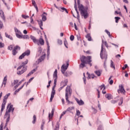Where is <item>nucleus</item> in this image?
<instances>
[{
	"label": "nucleus",
	"mask_w": 130,
	"mask_h": 130,
	"mask_svg": "<svg viewBox=\"0 0 130 130\" xmlns=\"http://www.w3.org/2000/svg\"><path fill=\"white\" fill-rule=\"evenodd\" d=\"M18 82H19V80H14L13 83L12 84V85L14 86V85H16L18 83Z\"/></svg>",
	"instance_id": "c9c22d12"
},
{
	"label": "nucleus",
	"mask_w": 130,
	"mask_h": 130,
	"mask_svg": "<svg viewBox=\"0 0 130 130\" xmlns=\"http://www.w3.org/2000/svg\"><path fill=\"white\" fill-rule=\"evenodd\" d=\"M33 79H34V77L31 78L27 82V85L28 84L31 83V82H32V81L33 80Z\"/></svg>",
	"instance_id": "864d4df0"
},
{
	"label": "nucleus",
	"mask_w": 130,
	"mask_h": 130,
	"mask_svg": "<svg viewBox=\"0 0 130 130\" xmlns=\"http://www.w3.org/2000/svg\"><path fill=\"white\" fill-rule=\"evenodd\" d=\"M77 5L81 16L84 17V19H87L89 17V14H88V7H84L82 5H80V0H77Z\"/></svg>",
	"instance_id": "f257e3e1"
},
{
	"label": "nucleus",
	"mask_w": 130,
	"mask_h": 130,
	"mask_svg": "<svg viewBox=\"0 0 130 130\" xmlns=\"http://www.w3.org/2000/svg\"><path fill=\"white\" fill-rule=\"evenodd\" d=\"M13 45H10L8 47V49H9V50H13Z\"/></svg>",
	"instance_id": "09e8293b"
},
{
	"label": "nucleus",
	"mask_w": 130,
	"mask_h": 130,
	"mask_svg": "<svg viewBox=\"0 0 130 130\" xmlns=\"http://www.w3.org/2000/svg\"><path fill=\"white\" fill-rule=\"evenodd\" d=\"M115 22H116V23H118V21H119L120 18V17H115Z\"/></svg>",
	"instance_id": "4c0bfd02"
},
{
	"label": "nucleus",
	"mask_w": 130,
	"mask_h": 130,
	"mask_svg": "<svg viewBox=\"0 0 130 130\" xmlns=\"http://www.w3.org/2000/svg\"><path fill=\"white\" fill-rule=\"evenodd\" d=\"M45 39H46V42L47 43V45L48 46V48H49V43H48V40H47V38H46V36H45Z\"/></svg>",
	"instance_id": "72a5a7b5"
},
{
	"label": "nucleus",
	"mask_w": 130,
	"mask_h": 130,
	"mask_svg": "<svg viewBox=\"0 0 130 130\" xmlns=\"http://www.w3.org/2000/svg\"><path fill=\"white\" fill-rule=\"evenodd\" d=\"M54 95H55V90H54V88H53L51 92V98L50 99V102L52 101L53 98H54Z\"/></svg>",
	"instance_id": "ddd939ff"
},
{
	"label": "nucleus",
	"mask_w": 130,
	"mask_h": 130,
	"mask_svg": "<svg viewBox=\"0 0 130 130\" xmlns=\"http://www.w3.org/2000/svg\"><path fill=\"white\" fill-rule=\"evenodd\" d=\"M6 101H3V103L2 105V108H1V113L4 111V109H5V107L6 106Z\"/></svg>",
	"instance_id": "b1692460"
},
{
	"label": "nucleus",
	"mask_w": 130,
	"mask_h": 130,
	"mask_svg": "<svg viewBox=\"0 0 130 130\" xmlns=\"http://www.w3.org/2000/svg\"><path fill=\"white\" fill-rule=\"evenodd\" d=\"M118 93L120 92V93L122 94H124L125 93V90H124V88H123V86L122 85H119V89L118 90Z\"/></svg>",
	"instance_id": "f8f14e48"
},
{
	"label": "nucleus",
	"mask_w": 130,
	"mask_h": 130,
	"mask_svg": "<svg viewBox=\"0 0 130 130\" xmlns=\"http://www.w3.org/2000/svg\"><path fill=\"white\" fill-rule=\"evenodd\" d=\"M32 4L35 7V9H36L37 11L38 12V7H37V5H36L35 1L32 0Z\"/></svg>",
	"instance_id": "393cba45"
},
{
	"label": "nucleus",
	"mask_w": 130,
	"mask_h": 130,
	"mask_svg": "<svg viewBox=\"0 0 130 130\" xmlns=\"http://www.w3.org/2000/svg\"><path fill=\"white\" fill-rule=\"evenodd\" d=\"M105 32H106V33H107V34L108 35V36H109V37H111V35H110V32L108 31L107 30V29H106V30H105Z\"/></svg>",
	"instance_id": "de8ad7c7"
},
{
	"label": "nucleus",
	"mask_w": 130,
	"mask_h": 130,
	"mask_svg": "<svg viewBox=\"0 0 130 130\" xmlns=\"http://www.w3.org/2000/svg\"><path fill=\"white\" fill-rule=\"evenodd\" d=\"M28 56V55H30V50H27L25 52L22 53L19 57V59H23L25 56Z\"/></svg>",
	"instance_id": "0eeeda50"
},
{
	"label": "nucleus",
	"mask_w": 130,
	"mask_h": 130,
	"mask_svg": "<svg viewBox=\"0 0 130 130\" xmlns=\"http://www.w3.org/2000/svg\"><path fill=\"white\" fill-rule=\"evenodd\" d=\"M39 25L42 30H43V28H42V26H43V22H42V20L38 21Z\"/></svg>",
	"instance_id": "bb28decb"
},
{
	"label": "nucleus",
	"mask_w": 130,
	"mask_h": 130,
	"mask_svg": "<svg viewBox=\"0 0 130 130\" xmlns=\"http://www.w3.org/2000/svg\"><path fill=\"white\" fill-rule=\"evenodd\" d=\"M4 118H6V123L5 125V127H6V126L8 125V123L9 122V121H10V113H9V112H6L4 116Z\"/></svg>",
	"instance_id": "9d476101"
},
{
	"label": "nucleus",
	"mask_w": 130,
	"mask_h": 130,
	"mask_svg": "<svg viewBox=\"0 0 130 130\" xmlns=\"http://www.w3.org/2000/svg\"><path fill=\"white\" fill-rule=\"evenodd\" d=\"M36 71H37V68L34 69L30 72H29L27 74V77H30V76H31V75H33V74H34V73H35V72H36Z\"/></svg>",
	"instance_id": "4be33fe9"
},
{
	"label": "nucleus",
	"mask_w": 130,
	"mask_h": 130,
	"mask_svg": "<svg viewBox=\"0 0 130 130\" xmlns=\"http://www.w3.org/2000/svg\"><path fill=\"white\" fill-rule=\"evenodd\" d=\"M53 78L54 79V87L56 86V83L57 82V69H55L53 74Z\"/></svg>",
	"instance_id": "6e6552de"
},
{
	"label": "nucleus",
	"mask_w": 130,
	"mask_h": 130,
	"mask_svg": "<svg viewBox=\"0 0 130 130\" xmlns=\"http://www.w3.org/2000/svg\"><path fill=\"white\" fill-rule=\"evenodd\" d=\"M10 95H11V93H9L4 96V101H6V103H7V99H8Z\"/></svg>",
	"instance_id": "c756f323"
},
{
	"label": "nucleus",
	"mask_w": 130,
	"mask_h": 130,
	"mask_svg": "<svg viewBox=\"0 0 130 130\" xmlns=\"http://www.w3.org/2000/svg\"><path fill=\"white\" fill-rule=\"evenodd\" d=\"M75 100L76 102H77L78 104H79V105H84V102L83 101H80L77 98H75Z\"/></svg>",
	"instance_id": "6ab92c4d"
},
{
	"label": "nucleus",
	"mask_w": 130,
	"mask_h": 130,
	"mask_svg": "<svg viewBox=\"0 0 130 130\" xmlns=\"http://www.w3.org/2000/svg\"><path fill=\"white\" fill-rule=\"evenodd\" d=\"M21 84H22V82H21V81L19 82V83H18V84L15 86V89H17V88H18V87H19V86H20V85H21Z\"/></svg>",
	"instance_id": "a19ab883"
},
{
	"label": "nucleus",
	"mask_w": 130,
	"mask_h": 130,
	"mask_svg": "<svg viewBox=\"0 0 130 130\" xmlns=\"http://www.w3.org/2000/svg\"><path fill=\"white\" fill-rule=\"evenodd\" d=\"M24 86H25V84H23V85L19 89H17L14 93V95H17V93H18V92L20 91V90H21V89H22L23 88V87H24Z\"/></svg>",
	"instance_id": "cd10ccee"
},
{
	"label": "nucleus",
	"mask_w": 130,
	"mask_h": 130,
	"mask_svg": "<svg viewBox=\"0 0 130 130\" xmlns=\"http://www.w3.org/2000/svg\"><path fill=\"white\" fill-rule=\"evenodd\" d=\"M62 10L63 11H65V12L69 14V12H68V10H67V9H66L65 8H61Z\"/></svg>",
	"instance_id": "603ef678"
},
{
	"label": "nucleus",
	"mask_w": 130,
	"mask_h": 130,
	"mask_svg": "<svg viewBox=\"0 0 130 130\" xmlns=\"http://www.w3.org/2000/svg\"><path fill=\"white\" fill-rule=\"evenodd\" d=\"M73 109H74V107H69L67 109V111H71V110H73Z\"/></svg>",
	"instance_id": "a18cd8bd"
},
{
	"label": "nucleus",
	"mask_w": 130,
	"mask_h": 130,
	"mask_svg": "<svg viewBox=\"0 0 130 130\" xmlns=\"http://www.w3.org/2000/svg\"><path fill=\"white\" fill-rule=\"evenodd\" d=\"M99 88L100 89V90H103V91H104V90H105L106 89L105 85L103 84L102 85L100 86Z\"/></svg>",
	"instance_id": "7c9ffc66"
},
{
	"label": "nucleus",
	"mask_w": 130,
	"mask_h": 130,
	"mask_svg": "<svg viewBox=\"0 0 130 130\" xmlns=\"http://www.w3.org/2000/svg\"><path fill=\"white\" fill-rule=\"evenodd\" d=\"M68 66H62L61 68V73H62L63 74H64V72H66V71L68 70Z\"/></svg>",
	"instance_id": "4468645a"
},
{
	"label": "nucleus",
	"mask_w": 130,
	"mask_h": 130,
	"mask_svg": "<svg viewBox=\"0 0 130 130\" xmlns=\"http://www.w3.org/2000/svg\"><path fill=\"white\" fill-rule=\"evenodd\" d=\"M54 114V109H52L51 111V114L50 113H49V119H51L52 118V116H53V115Z\"/></svg>",
	"instance_id": "5701e85b"
},
{
	"label": "nucleus",
	"mask_w": 130,
	"mask_h": 130,
	"mask_svg": "<svg viewBox=\"0 0 130 130\" xmlns=\"http://www.w3.org/2000/svg\"><path fill=\"white\" fill-rule=\"evenodd\" d=\"M27 71V66H20L17 68V75H22V74H24L25 72Z\"/></svg>",
	"instance_id": "20e7f679"
},
{
	"label": "nucleus",
	"mask_w": 130,
	"mask_h": 130,
	"mask_svg": "<svg viewBox=\"0 0 130 130\" xmlns=\"http://www.w3.org/2000/svg\"><path fill=\"white\" fill-rule=\"evenodd\" d=\"M44 58H45V54L42 55L39 59H38V63L37 64L39 63V62H41L43 60H44Z\"/></svg>",
	"instance_id": "2eb2a0df"
},
{
	"label": "nucleus",
	"mask_w": 130,
	"mask_h": 130,
	"mask_svg": "<svg viewBox=\"0 0 130 130\" xmlns=\"http://www.w3.org/2000/svg\"><path fill=\"white\" fill-rule=\"evenodd\" d=\"M22 17L23 18V19H27V18H29V16H27V15H25L24 14H22Z\"/></svg>",
	"instance_id": "37998d69"
},
{
	"label": "nucleus",
	"mask_w": 130,
	"mask_h": 130,
	"mask_svg": "<svg viewBox=\"0 0 130 130\" xmlns=\"http://www.w3.org/2000/svg\"><path fill=\"white\" fill-rule=\"evenodd\" d=\"M84 77L83 78V80L84 82V84H86V77H85V73L83 74Z\"/></svg>",
	"instance_id": "4d7b16f0"
},
{
	"label": "nucleus",
	"mask_w": 130,
	"mask_h": 130,
	"mask_svg": "<svg viewBox=\"0 0 130 130\" xmlns=\"http://www.w3.org/2000/svg\"><path fill=\"white\" fill-rule=\"evenodd\" d=\"M20 49H21V47L18 45H16L15 47H14L12 51L13 55H16L17 53H18V51L17 50H20Z\"/></svg>",
	"instance_id": "1a4fd4ad"
},
{
	"label": "nucleus",
	"mask_w": 130,
	"mask_h": 130,
	"mask_svg": "<svg viewBox=\"0 0 130 130\" xmlns=\"http://www.w3.org/2000/svg\"><path fill=\"white\" fill-rule=\"evenodd\" d=\"M4 129V123H2V124L0 125V130H3Z\"/></svg>",
	"instance_id": "3c124183"
},
{
	"label": "nucleus",
	"mask_w": 130,
	"mask_h": 130,
	"mask_svg": "<svg viewBox=\"0 0 130 130\" xmlns=\"http://www.w3.org/2000/svg\"><path fill=\"white\" fill-rule=\"evenodd\" d=\"M80 60L81 61V63L80 66H85V64H90V66H92V57L91 56H88L86 57L84 55H82L80 57Z\"/></svg>",
	"instance_id": "f03ea898"
},
{
	"label": "nucleus",
	"mask_w": 130,
	"mask_h": 130,
	"mask_svg": "<svg viewBox=\"0 0 130 130\" xmlns=\"http://www.w3.org/2000/svg\"><path fill=\"white\" fill-rule=\"evenodd\" d=\"M84 52H85V53H87V54H90L91 53V52H90V50L84 51Z\"/></svg>",
	"instance_id": "0e129e2a"
},
{
	"label": "nucleus",
	"mask_w": 130,
	"mask_h": 130,
	"mask_svg": "<svg viewBox=\"0 0 130 130\" xmlns=\"http://www.w3.org/2000/svg\"><path fill=\"white\" fill-rule=\"evenodd\" d=\"M75 39V37L74 36V35H71L70 36V40L71 41H74V40Z\"/></svg>",
	"instance_id": "ea45409f"
},
{
	"label": "nucleus",
	"mask_w": 130,
	"mask_h": 130,
	"mask_svg": "<svg viewBox=\"0 0 130 130\" xmlns=\"http://www.w3.org/2000/svg\"><path fill=\"white\" fill-rule=\"evenodd\" d=\"M59 124H57V126H56L55 129L54 130H59Z\"/></svg>",
	"instance_id": "bf43d9fd"
},
{
	"label": "nucleus",
	"mask_w": 130,
	"mask_h": 130,
	"mask_svg": "<svg viewBox=\"0 0 130 130\" xmlns=\"http://www.w3.org/2000/svg\"><path fill=\"white\" fill-rule=\"evenodd\" d=\"M94 73L97 75L98 77H100V76H101V72L99 71H95Z\"/></svg>",
	"instance_id": "2f4dec72"
},
{
	"label": "nucleus",
	"mask_w": 130,
	"mask_h": 130,
	"mask_svg": "<svg viewBox=\"0 0 130 130\" xmlns=\"http://www.w3.org/2000/svg\"><path fill=\"white\" fill-rule=\"evenodd\" d=\"M119 101H120V102H119V105H121V104H122V103H123V99L122 98H121L119 99Z\"/></svg>",
	"instance_id": "473e14b6"
},
{
	"label": "nucleus",
	"mask_w": 130,
	"mask_h": 130,
	"mask_svg": "<svg viewBox=\"0 0 130 130\" xmlns=\"http://www.w3.org/2000/svg\"><path fill=\"white\" fill-rule=\"evenodd\" d=\"M72 95V89L71 86H67L66 89V101H69V96Z\"/></svg>",
	"instance_id": "423d86ee"
},
{
	"label": "nucleus",
	"mask_w": 130,
	"mask_h": 130,
	"mask_svg": "<svg viewBox=\"0 0 130 130\" xmlns=\"http://www.w3.org/2000/svg\"><path fill=\"white\" fill-rule=\"evenodd\" d=\"M7 79H8V76H6L4 77L3 81H5V82H7Z\"/></svg>",
	"instance_id": "052dcab7"
},
{
	"label": "nucleus",
	"mask_w": 130,
	"mask_h": 130,
	"mask_svg": "<svg viewBox=\"0 0 130 130\" xmlns=\"http://www.w3.org/2000/svg\"><path fill=\"white\" fill-rule=\"evenodd\" d=\"M105 98L108 99V100H110L112 99V95L110 93H107L105 94Z\"/></svg>",
	"instance_id": "aec40b11"
},
{
	"label": "nucleus",
	"mask_w": 130,
	"mask_h": 130,
	"mask_svg": "<svg viewBox=\"0 0 130 130\" xmlns=\"http://www.w3.org/2000/svg\"><path fill=\"white\" fill-rule=\"evenodd\" d=\"M75 4L74 5V8L77 14V18L78 19H79V18H80V15L79 14V11H78V8H77V2H76V0H75Z\"/></svg>",
	"instance_id": "dca6fc26"
},
{
	"label": "nucleus",
	"mask_w": 130,
	"mask_h": 130,
	"mask_svg": "<svg viewBox=\"0 0 130 130\" xmlns=\"http://www.w3.org/2000/svg\"><path fill=\"white\" fill-rule=\"evenodd\" d=\"M46 16H45V15H43L42 16V21H43L44 22H45V21H46Z\"/></svg>",
	"instance_id": "58836bf2"
},
{
	"label": "nucleus",
	"mask_w": 130,
	"mask_h": 130,
	"mask_svg": "<svg viewBox=\"0 0 130 130\" xmlns=\"http://www.w3.org/2000/svg\"><path fill=\"white\" fill-rule=\"evenodd\" d=\"M19 39H29V36L27 35H21L19 38Z\"/></svg>",
	"instance_id": "a211bd4d"
},
{
	"label": "nucleus",
	"mask_w": 130,
	"mask_h": 130,
	"mask_svg": "<svg viewBox=\"0 0 130 130\" xmlns=\"http://www.w3.org/2000/svg\"><path fill=\"white\" fill-rule=\"evenodd\" d=\"M87 75L88 76L87 79H94V78H96V76L94 74H89L87 73Z\"/></svg>",
	"instance_id": "412c9836"
},
{
	"label": "nucleus",
	"mask_w": 130,
	"mask_h": 130,
	"mask_svg": "<svg viewBox=\"0 0 130 130\" xmlns=\"http://www.w3.org/2000/svg\"><path fill=\"white\" fill-rule=\"evenodd\" d=\"M4 47H5V44H4L2 42H0V48H3Z\"/></svg>",
	"instance_id": "c03bdc74"
},
{
	"label": "nucleus",
	"mask_w": 130,
	"mask_h": 130,
	"mask_svg": "<svg viewBox=\"0 0 130 130\" xmlns=\"http://www.w3.org/2000/svg\"><path fill=\"white\" fill-rule=\"evenodd\" d=\"M111 69H113V70H115V66H111Z\"/></svg>",
	"instance_id": "338daca9"
},
{
	"label": "nucleus",
	"mask_w": 130,
	"mask_h": 130,
	"mask_svg": "<svg viewBox=\"0 0 130 130\" xmlns=\"http://www.w3.org/2000/svg\"><path fill=\"white\" fill-rule=\"evenodd\" d=\"M21 84H22V82H21V81L19 82V83H18V84L15 86V89H17V88H18V87H19V86H20V85H21Z\"/></svg>",
	"instance_id": "79ce46f5"
},
{
	"label": "nucleus",
	"mask_w": 130,
	"mask_h": 130,
	"mask_svg": "<svg viewBox=\"0 0 130 130\" xmlns=\"http://www.w3.org/2000/svg\"><path fill=\"white\" fill-rule=\"evenodd\" d=\"M109 84L110 85H112L113 84V80H110L109 82Z\"/></svg>",
	"instance_id": "69168bd1"
},
{
	"label": "nucleus",
	"mask_w": 130,
	"mask_h": 130,
	"mask_svg": "<svg viewBox=\"0 0 130 130\" xmlns=\"http://www.w3.org/2000/svg\"><path fill=\"white\" fill-rule=\"evenodd\" d=\"M66 111H64L61 113V114L60 116V119H61V117H62V116H63V115H64V114H66Z\"/></svg>",
	"instance_id": "8fccbe9b"
},
{
	"label": "nucleus",
	"mask_w": 130,
	"mask_h": 130,
	"mask_svg": "<svg viewBox=\"0 0 130 130\" xmlns=\"http://www.w3.org/2000/svg\"><path fill=\"white\" fill-rule=\"evenodd\" d=\"M14 30H15V35H16V37L17 38H19V39L21 37V36L22 35V32H21V31L20 30H19V29H18V28H15Z\"/></svg>",
	"instance_id": "9b49d317"
},
{
	"label": "nucleus",
	"mask_w": 130,
	"mask_h": 130,
	"mask_svg": "<svg viewBox=\"0 0 130 130\" xmlns=\"http://www.w3.org/2000/svg\"><path fill=\"white\" fill-rule=\"evenodd\" d=\"M86 38L87 39L88 41H92V38L91 37V35L90 34H87Z\"/></svg>",
	"instance_id": "a878e982"
},
{
	"label": "nucleus",
	"mask_w": 130,
	"mask_h": 130,
	"mask_svg": "<svg viewBox=\"0 0 130 130\" xmlns=\"http://www.w3.org/2000/svg\"><path fill=\"white\" fill-rule=\"evenodd\" d=\"M30 39L32 40L33 42L38 45H44V40L42 38V37L38 40L35 37L30 36Z\"/></svg>",
	"instance_id": "7ed1b4c3"
},
{
	"label": "nucleus",
	"mask_w": 130,
	"mask_h": 130,
	"mask_svg": "<svg viewBox=\"0 0 130 130\" xmlns=\"http://www.w3.org/2000/svg\"><path fill=\"white\" fill-rule=\"evenodd\" d=\"M33 121H32V123H35V122H36V115H34L33 116Z\"/></svg>",
	"instance_id": "f704fd0d"
},
{
	"label": "nucleus",
	"mask_w": 130,
	"mask_h": 130,
	"mask_svg": "<svg viewBox=\"0 0 130 130\" xmlns=\"http://www.w3.org/2000/svg\"><path fill=\"white\" fill-rule=\"evenodd\" d=\"M7 108H9V109L8 111H7L6 112H9V114L11 112V111H14V108H13V105H9L7 107Z\"/></svg>",
	"instance_id": "f3484780"
},
{
	"label": "nucleus",
	"mask_w": 130,
	"mask_h": 130,
	"mask_svg": "<svg viewBox=\"0 0 130 130\" xmlns=\"http://www.w3.org/2000/svg\"><path fill=\"white\" fill-rule=\"evenodd\" d=\"M3 27H4V24H3V22L0 21V29H2Z\"/></svg>",
	"instance_id": "6e6d98bb"
},
{
	"label": "nucleus",
	"mask_w": 130,
	"mask_h": 130,
	"mask_svg": "<svg viewBox=\"0 0 130 130\" xmlns=\"http://www.w3.org/2000/svg\"><path fill=\"white\" fill-rule=\"evenodd\" d=\"M126 68H127V66H124L122 67V70H124L125 69H126Z\"/></svg>",
	"instance_id": "774afa93"
},
{
	"label": "nucleus",
	"mask_w": 130,
	"mask_h": 130,
	"mask_svg": "<svg viewBox=\"0 0 130 130\" xmlns=\"http://www.w3.org/2000/svg\"><path fill=\"white\" fill-rule=\"evenodd\" d=\"M100 56L102 59H107V53L106 50L103 48V45H102Z\"/></svg>",
	"instance_id": "39448f33"
},
{
	"label": "nucleus",
	"mask_w": 130,
	"mask_h": 130,
	"mask_svg": "<svg viewBox=\"0 0 130 130\" xmlns=\"http://www.w3.org/2000/svg\"><path fill=\"white\" fill-rule=\"evenodd\" d=\"M103 43L105 45L106 47H108V45L107 44V42H104Z\"/></svg>",
	"instance_id": "680f3d73"
},
{
	"label": "nucleus",
	"mask_w": 130,
	"mask_h": 130,
	"mask_svg": "<svg viewBox=\"0 0 130 130\" xmlns=\"http://www.w3.org/2000/svg\"><path fill=\"white\" fill-rule=\"evenodd\" d=\"M28 63V59H26L24 62L22 63V66H26Z\"/></svg>",
	"instance_id": "49530a36"
},
{
	"label": "nucleus",
	"mask_w": 130,
	"mask_h": 130,
	"mask_svg": "<svg viewBox=\"0 0 130 130\" xmlns=\"http://www.w3.org/2000/svg\"><path fill=\"white\" fill-rule=\"evenodd\" d=\"M64 45L66 46V48H68V41H67V40H64Z\"/></svg>",
	"instance_id": "e433bc0d"
},
{
	"label": "nucleus",
	"mask_w": 130,
	"mask_h": 130,
	"mask_svg": "<svg viewBox=\"0 0 130 130\" xmlns=\"http://www.w3.org/2000/svg\"><path fill=\"white\" fill-rule=\"evenodd\" d=\"M5 36L7 38H9V39H10V40H13V37L11 36V35H9L8 33L5 32Z\"/></svg>",
	"instance_id": "c85d7f7f"
},
{
	"label": "nucleus",
	"mask_w": 130,
	"mask_h": 130,
	"mask_svg": "<svg viewBox=\"0 0 130 130\" xmlns=\"http://www.w3.org/2000/svg\"><path fill=\"white\" fill-rule=\"evenodd\" d=\"M115 14H117V15H120L121 14V12H118L117 11H115Z\"/></svg>",
	"instance_id": "e2e57ef3"
},
{
	"label": "nucleus",
	"mask_w": 130,
	"mask_h": 130,
	"mask_svg": "<svg viewBox=\"0 0 130 130\" xmlns=\"http://www.w3.org/2000/svg\"><path fill=\"white\" fill-rule=\"evenodd\" d=\"M58 44H60V45H61V44H62V41L60 40H58Z\"/></svg>",
	"instance_id": "13d9d810"
},
{
	"label": "nucleus",
	"mask_w": 130,
	"mask_h": 130,
	"mask_svg": "<svg viewBox=\"0 0 130 130\" xmlns=\"http://www.w3.org/2000/svg\"><path fill=\"white\" fill-rule=\"evenodd\" d=\"M76 114H77V115H78V116H79V115H80V114H81V112L79 110H77L76 111Z\"/></svg>",
	"instance_id": "5fc2aeb1"
}]
</instances>
